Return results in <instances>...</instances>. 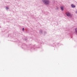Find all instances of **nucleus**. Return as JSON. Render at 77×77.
I'll return each mask as SVG.
<instances>
[{
    "label": "nucleus",
    "mask_w": 77,
    "mask_h": 77,
    "mask_svg": "<svg viewBox=\"0 0 77 77\" xmlns=\"http://www.w3.org/2000/svg\"><path fill=\"white\" fill-rule=\"evenodd\" d=\"M77 11H76V13H77Z\"/></svg>",
    "instance_id": "nucleus-10"
},
{
    "label": "nucleus",
    "mask_w": 77,
    "mask_h": 77,
    "mask_svg": "<svg viewBox=\"0 0 77 77\" xmlns=\"http://www.w3.org/2000/svg\"><path fill=\"white\" fill-rule=\"evenodd\" d=\"M40 32H41V33H42V31H41Z\"/></svg>",
    "instance_id": "nucleus-9"
},
{
    "label": "nucleus",
    "mask_w": 77,
    "mask_h": 77,
    "mask_svg": "<svg viewBox=\"0 0 77 77\" xmlns=\"http://www.w3.org/2000/svg\"><path fill=\"white\" fill-rule=\"evenodd\" d=\"M75 31L76 34H77V28L75 29Z\"/></svg>",
    "instance_id": "nucleus-4"
},
{
    "label": "nucleus",
    "mask_w": 77,
    "mask_h": 77,
    "mask_svg": "<svg viewBox=\"0 0 77 77\" xmlns=\"http://www.w3.org/2000/svg\"><path fill=\"white\" fill-rule=\"evenodd\" d=\"M42 2L44 5H48L50 3V1L49 0H42Z\"/></svg>",
    "instance_id": "nucleus-1"
},
{
    "label": "nucleus",
    "mask_w": 77,
    "mask_h": 77,
    "mask_svg": "<svg viewBox=\"0 0 77 77\" xmlns=\"http://www.w3.org/2000/svg\"><path fill=\"white\" fill-rule=\"evenodd\" d=\"M46 32L45 31V32H44V34H46Z\"/></svg>",
    "instance_id": "nucleus-8"
},
{
    "label": "nucleus",
    "mask_w": 77,
    "mask_h": 77,
    "mask_svg": "<svg viewBox=\"0 0 77 77\" xmlns=\"http://www.w3.org/2000/svg\"><path fill=\"white\" fill-rule=\"evenodd\" d=\"M22 31H23V32H24V28H23L22 29Z\"/></svg>",
    "instance_id": "nucleus-7"
},
{
    "label": "nucleus",
    "mask_w": 77,
    "mask_h": 77,
    "mask_svg": "<svg viewBox=\"0 0 77 77\" xmlns=\"http://www.w3.org/2000/svg\"><path fill=\"white\" fill-rule=\"evenodd\" d=\"M71 6L72 8H75V5H74L73 4L71 5Z\"/></svg>",
    "instance_id": "nucleus-3"
},
{
    "label": "nucleus",
    "mask_w": 77,
    "mask_h": 77,
    "mask_svg": "<svg viewBox=\"0 0 77 77\" xmlns=\"http://www.w3.org/2000/svg\"><path fill=\"white\" fill-rule=\"evenodd\" d=\"M66 14L67 17H70V16H71V14H70V13L69 12H66Z\"/></svg>",
    "instance_id": "nucleus-2"
},
{
    "label": "nucleus",
    "mask_w": 77,
    "mask_h": 77,
    "mask_svg": "<svg viewBox=\"0 0 77 77\" xmlns=\"http://www.w3.org/2000/svg\"><path fill=\"white\" fill-rule=\"evenodd\" d=\"M60 8L61 11H63V7H60Z\"/></svg>",
    "instance_id": "nucleus-5"
},
{
    "label": "nucleus",
    "mask_w": 77,
    "mask_h": 77,
    "mask_svg": "<svg viewBox=\"0 0 77 77\" xmlns=\"http://www.w3.org/2000/svg\"><path fill=\"white\" fill-rule=\"evenodd\" d=\"M6 9L7 10H8L9 9V8H8V6L6 7Z\"/></svg>",
    "instance_id": "nucleus-6"
}]
</instances>
